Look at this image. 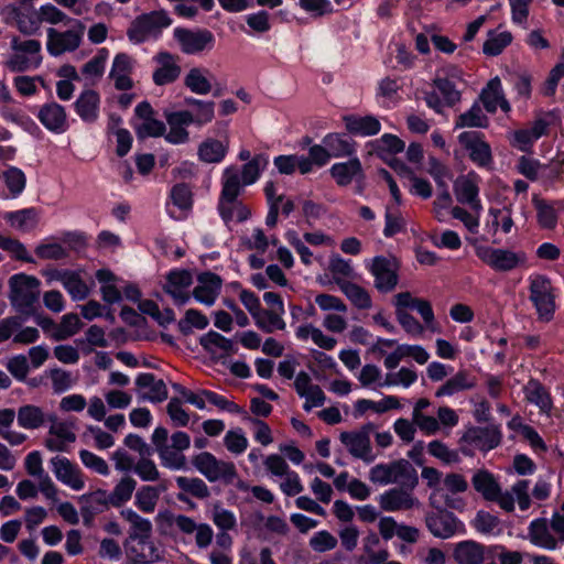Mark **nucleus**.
Segmentation results:
<instances>
[{"mask_svg":"<svg viewBox=\"0 0 564 564\" xmlns=\"http://www.w3.org/2000/svg\"><path fill=\"white\" fill-rule=\"evenodd\" d=\"M39 121L53 133H64L68 129V120L65 108L55 102H46L40 107Z\"/></svg>","mask_w":564,"mask_h":564,"instance_id":"a878e982","label":"nucleus"},{"mask_svg":"<svg viewBox=\"0 0 564 564\" xmlns=\"http://www.w3.org/2000/svg\"><path fill=\"white\" fill-rule=\"evenodd\" d=\"M207 69L194 67L184 77V85L194 94L207 95L212 91V84L207 77Z\"/></svg>","mask_w":564,"mask_h":564,"instance_id":"3c124183","label":"nucleus"},{"mask_svg":"<svg viewBox=\"0 0 564 564\" xmlns=\"http://www.w3.org/2000/svg\"><path fill=\"white\" fill-rule=\"evenodd\" d=\"M128 555L137 564H149L162 558L161 550L151 538L138 541L137 546L127 547Z\"/></svg>","mask_w":564,"mask_h":564,"instance_id":"37998d69","label":"nucleus"},{"mask_svg":"<svg viewBox=\"0 0 564 564\" xmlns=\"http://www.w3.org/2000/svg\"><path fill=\"white\" fill-rule=\"evenodd\" d=\"M171 23L172 20L166 11H152L138 17L128 29L127 35L132 43L139 44L151 37H156Z\"/></svg>","mask_w":564,"mask_h":564,"instance_id":"0eeeda50","label":"nucleus"},{"mask_svg":"<svg viewBox=\"0 0 564 564\" xmlns=\"http://www.w3.org/2000/svg\"><path fill=\"white\" fill-rule=\"evenodd\" d=\"M63 286L67 291L73 301H83L90 293L89 286L82 279L80 272L78 271L69 270L63 283Z\"/></svg>","mask_w":564,"mask_h":564,"instance_id":"6e6d98bb","label":"nucleus"},{"mask_svg":"<svg viewBox=\"0 0 564 564\" xmlns=\"http://www.w3.org/2000/svg\"><path fill=\"white\" fill-rule=\"evenodd\" d=\"M160 498V490L153 486L141 487L134 497V505L139 510L151 513L155 510Z\"/></svg>","mask_w":564,"mask_h":564,"instance_id":"0e129e2a","label":"nucleus"},{"mask_svg":"<svg viewBox=\"0 0 564 564\" xmlns=\"http://www.w3.org/2000/svg\"><path fill=\"white\" fill-rule=\"evenodd\" d=\"M41 50L42 45L37 40L13 36L3 66L12 73L34 70L42 63Z\"/></svg>","mask_w":564,"mask_h":564,"instance_id":"20e7f679","label":"nucleus"},{"mask_svg":"<svg viewBox=\"0 0 564 564\" xmlns=\"http://www.w3.org/2000/svg\"><path fill=\"white\" fill-rule=\"evenodd\" d=\"M26 473L36 478L40 492L48 500L56 501L58 488L43 468L42 455L39 451L29 453L24 459Z\"/></svg>","mask_w":564,"mask_h":564,"instance_id":"6ab92c4d","label":"nucleus"},{"mask_svg":"<svg viewBox=\"0 0 564 564\" xmlns=\"http://www.w3.org/2000/svg\"><path fill=\"white\" fill-rule=\"evenodd\" d=\"M512 41V34L509 31H490L488 39L484 43L482 51L486 55L497 56Z\"/></svg>","mask_w":564,"mask_h":564,"instance_id":"bf43d9fd","label":"nucleus"},{"mask_svg":"<svg viewBox=\"0 0 564 564\" xmlns=\"http://www.w3.org/2000/svg\"><path fill=\"white\" fill-rule=\"evenodd\" d=\"M480 177L476 172L458 176L454 181V194L458 203L468 205L473 212L480 214L482 205L479 198Z\"/></svg>","mask_w":564,"mask_h":564,"instance_id":"a211bd4d","label":"nucleus"},{"mask_svg":"<svg viewBox=\"0 0 564 564\" xmlns=\"http://www.w3.org/2000/svg\"><path fill=\"white\" fill-rule=\"evenodd\" d=\"M525 400L540 409L542 413H549L552 400L547 390L536 379H530L523 387Z\"/></svg>","mask_w":564,"mask_h":564,"instance_id":"de8ad7c7","label":"nucleus"},{"mask_svg":"<svg viewBox=\"0 0 564 564\" xmlns=\"http://www.w3.org/2000/svg\"><path fill=\"white\" fill-rule=\"evenodd\" d=\"M322 143L327 148L332 158H351L356 153V142L345 133H327Z\"/></svg>","mask_w":564,"mask_h":564,"instance_id":"ea45409f","label":"nucleus"},{"mask_svg":"<svg viewBox=\"0 0 564 564\" xmlns=\"http://www.w3.org/2000/svg\"><path fill=\"white\" fill-rule=\"evenodd\" d=\"M4 21L25 35H33L41 29L37 10L17 6H7L2 10Z\"/></svg>","mask_w":564,"mask_h":564,"instance_id":"412c9836","label":"nucleus"},{"mask_svg":"<svg viewBox=\"0 0 564 564\" xmlns=\"http://www.w3.org/2000/svg\"><path fill=\"white\" fill-rule=\"evenodd\" d=\"M463 441L480 451H490L500 443V434L491 427H473L463 436Z\"/></svg>","mask_w":564,"mask_h":564,"instance_id":"58836bf2","label":"nucleus"},{"mask_svg":"<svg viewBox=\"0 0 564 564\" xmlns=\"http://www.w3.org/2000/svg\"><path fill=\"white\" fill-rule=\"evenodd\" d=\"M9 224L21 231H29L35 227L37 223V214L33 208H26L18 212H11L6 215Z\"/></svg>","mask_w":564,"mask_h":564,"instance_id":"13d9d810","label":"nucleus"},{"mask_svg":"<svg viewBox=\"0 0 564 564\" xmlns=\"http://www.w3.org/2000/svg\"><path fill=\"white\" fill-rule=\"evenodd\" d=\"M488 123L487 117L484 115L481 107L474 104L467 111L459 115L455 128H485Z\"/></svg>","mask_w":564,"mask_h":564,"instance_id":"e2e57ef3","label":"nucleus"},{"mask_svg":"<svg viewBox=\"0 0 564 564\" xmlns=\"http://www.w3.org/2000/svg\"><path fill=\"white\" fill-rule=\"evenodd\" d=\"M446 77L437 75L434 85L443 97L444 104L453 106L460 100V91L456 88L455 80L460 79V70L454 66L443 70Z\"/></svg>","mask_w":564,"mask_h":564,"instance_id":"f704fd0d","label":"nucleus"},{"mask_svg":"<svg viewBox=\"0 0 564 564\" xmlns=\"http://www.w3.org/2000/svg\"><path fill=\"white\" fill-rule=\"evenodd\" d=\"M375 427L373 423L364 424L358 430L340 433L339 440L352 457L371 463L376 458L370 441Z\"/></svg>","mask_w":564,"mask_h":564,"instance_id":"9b49d317","label":"nucleus"},{"mask_svg":"<svg viewBox=\"0 0 564 564\" xmlns=\"http://www.w3.org/2000/svg\"><path fill=\"white\" fill-rule=\"evenodd\" d=\"M133 66L134 61L128 54L120 53L115 56L109 77L118 90H129L133 87Z\"/></svg>","mask_w":564,"mask_h":564,"instance_id":"c85d7f7f","label":"nucleus"},{"mask_svg":"<svg viewBox=\"0 0 564 564\" xmlns=\"http://www.w3.org/2000/svg\"><path fill=\"white\" fill-rule=\"evenodd\" d=\"M453 555L458 564H481L485 561V547L475 541H463L455 545Z\"/></svg>","mask_w":564,"mask_h":564,"instance_id":"c03bdc74","label":"nucleus"},{"mask_svg":"<svg viewBox=\"0 0 564 564\" xmlns=\"http://www.w3.org/2000/svg\"><path fill=\"white\" fill-rule=\"evenodd\" d=\"M380 544L379 536L370 532L362 540V549L367 556L368 564H381L389 557V552L386 549L376 550Z\"/></svg>","mask_w":564,"mask_h":564,"instance_id":"4d7b16f0","label":"nucleus"},{"mask_svg":"<svg viewBox=\"0 0 564 564\" xmlns=\"http://www.w3.org/2000/svg\"><path fill=\"white\" fill-rule=\"evenodd\" d=\"M430 532L440 539H449L464 531V524L452 512H435L426 517Z\"/></svg>","mask_w":564,"mask_h":564,"instance_id":"5701e85b","label":"nucleus"},{"mask_svg":"<svg viewBox=\"0 0 564 564\" xmlns=\"http://www.w3.org/2000/svg\"><path fill=\"white\" fill-rule=\"evenodd\" d=\"M458 142L468 152L469 159L480 167L490 169L492 165V153L489 143L484 134L477 131H465L458 135Z\"/></svg>","mask_w":564,"mask_h":564,"instance_id":"f3484780","label":"nucleus"},{"mask_svg":"<svg viewBox=\"0 0 564 564\" xmlns=\"http://www.w3.org/2000/svg\"><path fill=\"white\" fill-rule=\"evenodd\" d=\"M70 24L72 28L66 31L47 29L46 48L52 56L74 52L80 46L86 26L80 20H74Z\"/></svg>","mask_w":564,"mask_h":564,"instance_id":"6e6552de","label":"nucleus"},{"mask_svg":"<svg viewBox=\"0 0 564 564\" xmlns=\"http://www.w3.org/2000/svg\"><path fill=\"white\" fill-rule=\"evenodd\" d=\"M380 508L387 512L409 510L419 505L416 498L406 490L392 488L378 497Z\"/></svg>","mask_w":564,"mask_h":564,"instance_id":"7c9ffc66","label":"nucleus"},{"mask_svg":"<svg viewBox=\"0 0 564 564\" xmlns=\"http://www.w3.org/2000/svg\"><path fill=\"white\" fill-rule=\"evenodd\" d=\"M474 489L488 501L497 502L498 506L512 512V499L509 495H502L501 487L494 475L486 469L477 470L471 478Z\"/></svg>","mask_w":564,"mask_h":564,"instance_id":"4468645a","label":"nucleus"},{"mask_svg":"<svg viewBox=\"0 0 564 564\" xmlns=\"http://www.w3.org/2000/svg\"><path fill=\"white\" fill-rule=\"evenodd\" d=\"M268 160L263 155H257L247 162L239 171L241 186L251 185L260 176L261 171L267 166Z\"/></svg>","mask_w":564,"mask_h":564,"instance_id":"680f3d73","label":"nucleus"},{"mask_svg":"<svg viewBox=\"0 0 564 564\" xmlns=\"http://www.w3.org/2000/svg\"><path fill=\"white\" fill-rule=\"evenodd\" d=\"M52 422L45 446L51 452H65L69 444L76 441L74 424L65 421H57L50 417Z\"/></svg>","mask_w":564,"mask_h":564,"instance_id":"393cba45","label":"nucleus"},{"mask_svg":"<svg viewBox=\"0 0 564 564\" xmlns=\"http://www.w3.org/2000/svg\"><path fill=\"white\" fill-rule=\"evenodd\" d=\"M18 424L25 430H36L46 422V415L43 410L33 404H26L19 408L17 413Z\"/></svg>","mask_w":564,"mask_h":564,"instance_id":"09e8293b","label":"nucleus"},{"mask_svg":"<svg viewBox=\"0 0 564 564\" xmlns=\"http://www.w3.org/2000/svg\"><path fill=\"white\" fill-rule=\"evenodd\" d=\"M193 465L210 482L221 480L231 484L237 477L234 463L220 460L209 452H203L194 456Z\"/></svg>","mask_w":564,"mask_h":564,"instance_id":"1a4fd4ad","label":"nucleus"},{"mask_svg":"<svg viewBox=\"0 0 564 564\" xmlns=\"http://www.w3.org/2000/svg\"><path fill=\"white\" fill-rule=\"evenodd\" d=\"M159 67L153 73V82L158 86H164L175 82L181 75V66L176 58L167 53L161 52L155 56Z\"/></svg>","mask_w":564,"mask_h":564,"instance_id":"473e14b6","label":"nucleus"},{"mask_svg":"<svg viewBox=\"0 0 564 564\" xmlns=\"http://www.w3.org/2000/svg\"><path fill=\"white\" fill-rule=\"evenodd\" d=\"M166 122L170 127L164 138L172 144H183L188 141L189 133L186 127L192 124L191 111H175L165 115Z\"/></svg>","mask_w":564,"mask_h":564,"instance_id":"c756f323","label":"nucleus"},{"mask_svg":"<svg viewBox=\"0 0 564 564\" xmlns=\"http://www.w3.org/2000/svg\"><path fill=\"white\" fill-rule=\"evenodd\" d=\"M41 281L26 273H15L8 280V299L13 310L24 318L35 315Z\"/></svg>","mask_w":564,"mask_h":564,"instance_id":"7ed1b4c3","label":"nucleus"},{"mask_svg":"<svg viewBox=\"0 0 564 564\" xmlns=\"http://www.w3.org/2000/svg\"><path fill=\"white\" fill-rule=\"evenodd\" d=\"M368 478L372 484L380 486L398 484L413 487L417 482L415 468L403 458L372 466Z\"/></svg>","mask_w":564,"mask_h":564,"instance_id":"39448f33","label":"nucleus"},{"mask_svg":"<svg viewBox=\"0 0 564 564\" xmlns=\"http://www.w3.org/2000/svg\"><path fill=\"white\" fill-rule=\"evenodd\" d=\"M477 257L488 267L499 272H508L523 265L527 254L523 251H512L505 248L480 246L476 248Z\"/></svg>","mask_w":564,"mask_h":564,"instance_id":"9d476101","label":"nucleus"},{"mask_svg":"<svg viewBox=\"0 0 564 564\" xmlns=\"http://www.w3.org/2000/svg\"><path fill=\"white\" fill-rule=\"evenodd\" d=\"M241 193L238 167H226L221 175V192L217 205L219 215L226 224L242 223L249 218L250 209L239 199Z\"/></svg>","mask_w":564,"mask_h":564,"instance_id":"f257e3e1","label":"nucleus"},{"mask_svg":"<svg viewBox=\"0 0 564 564\" xmlns=\"http://www.w3.org/2000/svg\"><path fill=\"white\" fill-rule=\"evenodd\" d=\"M192 284V273L188 270L178 269L167 273L163 289L176 305H185L191 300L188 289Z\"/></svg>","mask_w":564,"mask_h":564,"instance_id":"4be33fe9","label":"nucleus"},{"mask_svg":"<svg viewBox=\"0 0 564 564\" xmlns=\"http://www.w3.org/2000/svg\"><path fill=\"white\" fill-rule=\"evenodd\" d=\"M82 512L95 514L104 511L110 505L109 495L106 490L98 489L96 491L82 495L79 497Z\"/></svg>","mask_w":564,"mask_h":564,"instance_id":"603ef678","label":"nucleus"},{"mask_svg":"<svg viewBox=\"0 0 564 564\" xmlns=\"http://www.w3.org/2000/svg\"><path fill=\"white\" fill-rule=\"evenodd\" d=\"M156 522L174 527L185 535L195 534V543L198 549H207L213 541L214 531L207 523H197L193 518L185 514H174L165 510L156 516Z\"/></svg>","mask_w":564,"mask_h":564,"instance_id":"423d86ee","label":"nucleus"},{"mask_svg":"<svg viewBox=\"0 0 564 564\" xmlns=\"http://www.w3.org/2000/svg\"><path fill=\"white\" fill-rule=\"evenodd\" d=\"M530 300L532 301L540 321L550 322L555 312V297L551 281L544 275H538L530 283Z\"/></svg>","mask_w":564,"mask_h":564,"instance_id":"f8f14e48","label":"nucleus"},{"mask_svg":"<svg viewBox=\"0 0 564 564\" xmlns=\"http://www.w3.org/2000/svg\"><path fill=\"white\" fill-rule=\"evenodd\" d=\"M75 112L86 123H94L99 118L100 96L94 89L83 90L74 104Z\"/></svg>","mask_w":564,"mask_h":564,"instance_id":"2f4dec72","label":"nucleus"},{"mask_svg":"<svg viewBox=\"0 0 564 564\" xmlns=\"http://www.w3.org/2000/svg\"><path fill=\"white\" fill-rule=\"evenodd\" d=\"M120 516L130 525L129 528V540L140 541L147 538H151L152 523L150 520L141 517L131 508H124L120 511Z\"/></svg>","mask_w":564,"mask_h":564,"instance_id":"a19ab883","label":"nucleus"},{"mask_svg":"<svg viewBox=\"0 0 564 564\" xmlns=\"http://www.w3.org/2000/svg\"><path fill=\"white\" fill-rule=\"evenodd\" d=\"M51 469L56 479L75 491L85 488V479L80 468L65 456L50 459Z\"/></svg>","mask_w":564,"mask_h":564,"instance_id":"aec40b11","label":"nucleus"},{"mask_svg":"<svg viewBox=\"0 0 564 564\" xmlns=\"http://www.w3.org/2000/svg\"><path fill=\"white\" fill-rule=\"evenodd\" d=\"M329 174L340 187H346L352 182L362 183L365 180L362 164L357 156H351L348 161L333 164L329 169Z\"/></svg>","mask_w":564,"mask_h":564,"instance_id":"b1692460","label":"nucleus"},{"mask_svg":"<svg viewBox=\"0 0 564 564\" xmlns=\"http://www.w3.org/2000/svg\"><path fill=\"white\" fill-rule=\"evenodd\" d=\"M528 538L533 545L545 550H556L560 542L558 538L551 533L547 520L544 518L531 521Z\"/></svg>","mask_w":564,"mask_h":564,"instance_id":"c9c22d12","label":"nucleus"},{"mask_svg":"<svg viewBox=\"0 0 564 564\" xmlns=\"http://www.w3.org/2000/svg\"><path fill=\"white\" fill-rule=\"evenodd\" d=\"M200 345L212 354L235 351V344L231 339L226 338L217 332H208L200 338Z\"/></svg>","mask_w":564,"mask_h":564,"instance_id":"5fc2aeb1","label":"nucleus"},{"mask_svg":"<svg viewBox=\"0 0 564 564\" xmlns=\"http://www.w3.org/2000/svg\"><path fill=\"white\" fill-rule=\"evenodd\" d=\"M529 480L521 479L516 481L510 490L502 491V495H509L512 499V511L516 508V502L518 503L520 510L525 511L531 506V498L529 495Z\"/></svg>","mask_w":564,"mask_h":564,"instance_id":"69168bd1","label":"nucleus"},{"mask_svg":"<svg viewBox=\"0 0 564 564\" xmlns=\"http://www.w3.org/2000/svg\"><path fill=\"white\" fill-rule=\"evenodd\" d=\"M133 129L140 139L158 138L164 135L166 131L165 123L155 118H145L143 121H134Z\"/></svg>","mask_w":564,"mask_h":564,"instance_id":"774afa93","label":"nucleus"},{"mask_svg":"<svg viewBox=\"0 0 564 564\" xmlns=\"http://www.w3.org/2000/svg\"><path fill=\"white\" fill-rule=\"evenodd\" d=\"M227 151V143L209 138L199 144L197 154L199 160L205 163H219L226 156Z\"/></svg>","mask_w":564,"mask_h":564,"instance_id":"8fccbe9b","label":"nucleus"},{"mask_svg":"<svg viewBox=\"0 0 564 564\" xmlns=\"http://www.w3.org/2000/svg\"><path fill=\"white\" fill-rule=\"evenodd\" d=\"M283 314L284 312L261 308L253 319L261 330L264 333H273L274 330L285 329L286 325L282 318Z\"/></svg>","mask_w":564,"mask_h":564,"instance_id":"864d4df0","label":"nucleus"},{"mask_svg":"<svg viewBox=\"0 0 564 564\" xmlns=\"http://www.w3.org/2000/svg\"><path fill=\"white\" fill-rule=\"evenodd\" d=\"M533 205L536 210V219L543 229H554L557 224L558 215L564 210V203L561 200H545L533 198Z\"/></svg>","mask_w":564,"mask_h":564,"instance_id":"4c0bfd02","label":"nucleus"},{"mask_svg":"<svg viewBox=\"0 0 564 564\" xmlns=\"http://www.w3.org/2000/svg\"><path fill=\"white\" fill-rule=\"evenodd\" d=\"M550 124L551 116H541L530 123V126L509 132V143L511 147L522 152H530L535 141L547 133Z\"/></svg>","mask_w":564,"mask_h":564,"instance_id":"dca6fc26","label":"nucleus"},{"mask_svg":"<svg viewBox=\"0 0 564 564\" xmlns=\"http://www.w3.org/2000/svg\"><path fill=\"white\" fill-rule=\"evenodd\" d=\"M137 487V481L127 476L120 479L115 486L113 490L109 495L110 505L113 507H120L131 499L132 494Z\"/></svg>","mask_w":564,"mask_h":564,"instance_id":"052dcab7","label":"nucleus"},{"mask_svg":"<svg viewBox=\"0 0 564 564\" xmlns=\"http://www.w3.org/2000/svg\"><path fill=\"white\" fill-rule=\"evenodd\" d=\"M151 441L163 467L171 470L186 468L187 462L183 452L191 446L187 433L177 431L169 437L167 430L159 426L153 431Z\"/></svg>","mask_w":564,"mask_h":564,"instance_id":"f03ea898","label":"nucleus"},{"mask_svg":"<svg viewBox=\"0 0 564 564\" xmlns=\"http://www.w3.org/2000/svg\"><path fill=\"white\" fill-rule=\"evenodd\" d=\"M475 386V378L466 370H459L436 390L435 397H451L458 392L470 390Z\"/></svg>","mask_w":564,"mask_h":564,"instance_id":"49530a36","label":"nucleus"},{"mask_svg":"<svg viewBox=\"0 0 564 564\" xmlns=\"http://www.w3.org/2000/svg\"><path fill=\"white\" fill-rule=\"evenodd\" d=\"M426 171L433 177L437 188L448 187V182L453 178V172L446 164L435 156H430Z\"/></svg>","mask_w":564,"mask_h":564,"instance_id":"338daca9","label":"nucleus"},{"mask_svg":"<svg viewBox=\"0 0 564 564\" xmlns=\"http://www.w3.org/2000/svg\"><path fill=\"white\" fill-rule=\"evenodd\" d=\"M135 384L148 391L142 399L151 402H162L167 398V389L162 379H156L152 373H141L135 379Z\"/></svg>","mask_w":564,"mask_h":564,"instance_id":"79ce46f5","label":"nucleus"},{"mask_svg":"<svg viewBox=\"0 0 564 564\" xmlns=\"http://www.w3.org/2000/svg\"><path fill=\"white\" fill-rule=\"evenodd\" d=\"M337 285L350 303L359 310H369L372 305L369 292L349 280L337 279Z\"/></svg>","mask_w":564,"mask_h":564,"instance_id":"a18cd8bd","label":"nucleus"},{"mask_svg":"<svg viewBox=\"0 0 564 564\" xmlns=\"http://www.w3.org/2000/svg\"><path fill=\"white\" fill-rule=\"evenodd\" d=\"M378 530L380 536L384 541H390L394 536H398L404 542L414 543L419 538L417 529L403 523H398L395 519L390 516L379 518Z\"/></svg>","mask_w":564,"mask_h":564,"instance_id":"cd10ccee","label":"nucleus"},{"mask_svg":"<svg viewBox=\"0 0 564 564\" xmlns=\"http://www.w3.org/2000/svg\"><path fill=\"white\" fill-rule=\"evenodd\" d=\"M373 276L375 288L381 293H389L395 289L399 282V265L394 259L387 257H375L367 264Z\"/></svg>","mask_w":564,"mask_h":564,"instance_id":"2eb2a0df","label":"nucleus"},{"mask_svg":"<svg viewBox=\"0 0 564 564\" xmlns=\"http://www.w3.org/2000/svg\"><path fill=\"white\" fill-rule=\"evenodd\" d=\"M223 281L212 272L202 273L193 290V297L200 304L213 306L220 294Z\"/></svg>","mask_w":564,"mask_h":564,"instance_id":"bb28decb","label":"nucleus"},{"mask_svg":"<svg viewBox=\"0 0 564 564\" xmlns=\"http://www.w3.org/2000/svg\"><path fill=\"white\" fill-rule=\"evenodd\" d=\"M480 99L488 112H496L500 107L505 112L510 111L511 107L505 98L501 80L499 77L490 79L480 94Z\"/></svg>","mask_w":564,"mask_h":564,"instance_id":"e433bc0d","label":"nucleus"},{"mask_svg":"<svg viewBox=\"0 0 564 564\" xmlns=\"http://www.w3.org/2000/svg\"><path fill=\"white\" fill-rule=\"evenodd\" d=\"M173 36L180 50L187 55H198L204 51H210L215 44V36L207 29L175 28Z\"/></svg>","mask_w":564,"mask_h":564,"instance_id":"ddd939ff","label":"nucleus"},{"mask_svg":"<svg viewBox=\"0 0 564 564\" xmlns=\"http://www.w3.org/2000/svg\"><path fill=\"white\" fill-rule=\"evenodd\" d=\"M346 130L360 137L376 135L381 130V123L375 116L347 115L343 118Z\"/></svg>","mask_w":564,"mask_h":564,"instance_id":"72a5a7b5","label":"nucleus"}]
</instances>
